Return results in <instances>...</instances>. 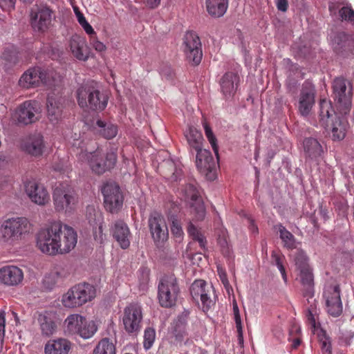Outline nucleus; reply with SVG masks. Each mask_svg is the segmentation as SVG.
I'll use <instances>...</instances> for the list:
<instances>
[{"instance_id": "39448f33", "label": "nucleus", "mask_w": 354, "mask_h": 354, "mask_svg": "<svg viewBox=\"0 0 354 354\" xmlns=\"http://www.w3.org/2000/svg\"><path fill=\"white\" fill-rule=\"evenodd\" d=\"M77 98L82 108L89 107L97 111L104 110L108 104V95L88 86H81L77 91Z\"/></svg>"}, {"instance_id": "423d86ee", "label": "nucleus", "mask_w": 354, "mask_h": 354, "mask_svg": "<svg viewBox=\"0 0 354 354\" xmlns=\"http://www.w3.org/2000/svg\"><path fill=\"white\" fill-rule=\"evenodd\" d=\"M36 246L46 255H58L56 222L39 230L36 235Z\"/></svg>"}, {"instance_id": "f03ea898", "label": "nucleus", "mask_w": 354, "mask_h": 354, "mask_svg": "<svg viewBox=\"0 0 354 354\" xmlns=\"http://www.w3.org/2000/svg\"><path fill=\"white\" fill-rule=\"evenodd\" d=\"M30 230V223L26 218H8L0 225V241L6 245H13Z\"/></svg>"}, {"instance_id": "58836bf2", "label": "nucleus", "mask_w": 354, "mask_h": 354, "mask_svg": "<svg viewBox=\"0 0 354 354\" xmlns=\"http://www.w3.org/2000/svg\"><path fill=\"white\" fill-rule=\"evenodd\" d=\"M319 106V124L324 128H326L328 126L330 118L333 117V107L330 102L326 100L320 101Z\"/></svg>"}, {"instance_id": "6e6552de", "label": "nucleus", "mask_w": 354, "mask_h": 354, "mask_svg": "<svg viewBox=\"0 0 354 354\" xmlns=\"http://www.w3.org/2000/svg\"><path fill=\"white\" fill-rule=\"evenodd\" d=\"M335 100L338 105L337 109L340 114L347 115L351 108L353 86L351 84L342 77L334 80L333 84Z\"/></svg>"}, {"instance_id": "052dcab7", "label": "nucleus", "mask_w": 354, "mask_h": 354, "mask_svg": "<svg viewBox=\"0 0 354 354\" xmlns=\"http://www.w3.org/2000/svg\"><path fill=\"white\" fill-rule=\"evenodd\" d=\"M90 44L92 47L97 52L102 53L106 50V46L101 41L97 39L96 34L90 36Z\"/></svg>"}, {"instance_id": "c85d7f7f", "label": "nucleus", "mask_w": 354, "mask_h": 354, "mask_svg": "<svg viewBox=\"0 0 354 354\" xmlns=\"http://www.w3.org/2000/svg\"><path fill=\"white\" fill-rule=\"evenodd\" d=\"M71 343L66 339H50L44 346L45 354H68L71 349Z\"/></svg>"}, {"instance_id": "1a4fd4ad", "label": "nucleus", "mask_w": 354, "mask_h": 354, "mask_svg": "<svg viewBox=\"0 0 354 354\" xmlns=\"http://www.w3.org/2000/svg\"><path fill=\"white\" fill-rule=\"evenodd\" d=\"M55 17L54 12L46 5H36L32 8L30 14L32 28L39 32H46L51 27Z\"/></svg>"}, {"instance_id": "13d9d810", "label": "nucleus", "mask_w": 354, "mask_h": 354, "mask_svg": "<svg viewBox=\"0 0 354 354\" xmlns=\"http://www.w3.org/2000/svg\"><path fill=\"white\" fill-rule=\"evenodd\" d=\"M233 314H234V318L236 324V327L237 329V331L239 333V337L242 336V323H241V315L239 313V307L237 306V304L236 302L233 304Z\"/></svg>"}, {"instance_id": "5701e85b", "label": "nucleus", "mask_w": 354, "mask_h": 354, "mask_svg": "<svg viewBox=\"0 0 354 354\" xmlns=\"http://www.w3.org/2000/svg\"><path fill=\"white\" fill-rule=\"evenodd\" d=\"M70 50L74 57L79 61L88 59L91 51L84 37L78 35H73L69 41Z\"/></svg>"}, {"instance_id": "f8f14e48", "label": "nucleus", "mask_w": 354, "mask_h": 354, "mask_svg": "<svg viewBox=\"0 0 354 354\" xmlns=\"http://www.w3.org/2000/svg\"><path fill=\"white\" fill-rule=\"evenodd\" d=\"M142 310L138 304H130L123 311L122 322L125 331L129 334L138 333L141 328Z\"/></svg>"}, {"instance_id": "aec40b11", "label": "nucleus", "mask_w": 354, "mask_h": 354, "mask_svg": "<svg viewBox=\"0 0 354 354\" xmlns=\"http://www.w3.org/2000/svg\"><path fill=\"white\" fill-rule=\"evenodd\" d=\"M24 278L23 270L14 265H5L0 267V284L8 287L20 285Z\"/></svg>"}, {"instance_id": "2eb2a0df", "label": "nucleus", "mask_w": 354, "mask_h": 354, "mask_svg": "<svg viewBox=\"0 0 354 354\" xmlns=\"http://www.w3.org/2000/svg\"><path fill=\"white\" fill-rule=\"evenodd\" d=\"M181 192L185 200L190 203V212L194 220H203L205 216V208L195 185L189 183L181 189Z\"/></svg>"}, {"instance_id": "a18cd8bd", "label": "nucleus", "mask_w": 354, "mask_h": 354, "mask_svg": "<svg viewBox=\"0 0 354 354\" xmlns=\"http://www.w3.org/2000/svg\"><path fill=\"white\" fill-rule=\"evenodd\" d=\"M218 243L220 245L222 252L225 256L230 257V250L228 245L227 232L225 229H221L218 235Z\"/></svg>"}, {"instance_id": "49530a36", "label": "nucleus", "mask_w": 354, "mask_h": 354, "mask_svg": "<svg viewBox=\"0 0 354 354\" xmlns=\"http://www.w3.org/2000/svg\"><path fill=\"white\" fill-rule=\"evenodd\" d=\"M203 128H204V130H205V136H206L208 141L209 142V143H210V145H211V146L212 147V149H213L215 155L218 158V145H217L216 138L214 135V133H213V132L212 131V129L210 128V127L208 125V124L206 122H204L203 123Z\"/></svg>"}, {"instance_id": "c03bdc74", "label": "nucleus", "mask_w": 354, "mask_h": 354, "mask_svg": "<svg viewBox=\"0 0 354 354\" xmlns=\"http://www.w3.org/2000/svg\"><path fill=\"white\" fill-rule=\"evenodd\" d=\"M189 235L195 241H197L201 248L205 249L206 239L203 234L192 223H189L187 228Z\"/></svg>"}, {"instance_id": "de8ad7c7", "label": "nucleus", "mask_w": 354, "mask_h": 354, "mask_svg": "<svg viewBox=\"0 0 354 354\" xmlns=\"http://www.w3.org/2000/svg\"><path fill=\"white\" fill-rule=\"evenodd\" d=\"M95 223L97 228L93 232V236L95 241L102 243L105 239V235L102 232V217L101 214H95Z\"/></svg>"}, {"instance_id": "6e6d98bb", "label": "nucleus", "mask_w": 354, "mask_h": 354, "mask_svg": "<svg viewBox=\"0 0 354 354\" xmlns=\"http://www.w3.org/2000/svg\"><path fill=\"white\" fill-rule=\"evenodd\" d=\"M173 333L176 341L182 342L187 335L185 324L183 322L176 323L174 326Z\"/></svg>"}, {"instance_id": "680f3d73", "label": "nucleus", "mask_w": 354, "mask_h": 354, "mask_svg": "<svg viewBox=\"0 0 354 354\" xmlns=\"http://www.w3.org/2000/svg\"><path fill=\"white\" fill-rule=\"evenodd\" d=\"M272 259L273 261L274 262V264L278 268L279 270H283L284 268L283 266V261L285 260V257L280 254L279 252H273L272 253Z\"/></svg>"}, {"instance_id": "393cba45", "label": "nucleus", "mask_w": 354, "mask_h": 354, "mask_svg": "<svg viewBox=\"0 0 354 354\" xmlns=\"http://www.w3.org/2000/svg\"><path fill=\"white\" fill-rule=\"evenodd\" d=\"M113 238L122 249L130 245L131 232L127 225L122 221H117L111 229Z\"/></svg>"}, {"instance_id": "c9c22d12", "label": "nucleus", "mask_w": 354, "mask_h": 354, "mask_svg": "<svg viewBox=\"0 0 354 354\" xmlns=\"http://www.w3.org/2000/svg\"><path fill=\"white\" fill-rule=\"evenodd\" d=\"M185 137L191 149H194L196 152L203 149L202 148L203 137L201 132L197 129L189 127L188 130L185 132Z\"/></svg>"}, {"instance_id": "774afa93", "label": "nucleus", "mask_w": 354, "mask_h": 354, "mask_svg": "<svg viewBox=\"0 0 354 354\" xmlns=\"http://www.w3.org/2000/svg\"><path fill=\"white\" fill-rule=\"evenodd\" d=\"M277 7L279 10H281L282 12L286 11L288 8L287 0H277Z\"/></svg>"}, {"instance_id": "9b49d317", "label": "nucleus", "mask_w": 354, "mask_h": 354, "mask_svg": "<svg viewBox=\"0 0 354 354\" xmlns=\"http://www.w3.org/2000/svg\"><path fill=\"white\" fill-rule=\"evenodd\" d=\"M104 207L111 213L117 212L122 206L123 196L119 185L115 182L108 181L101 188Z\"/></svg>"}, {"instance_id": "0eeeda50", "label": "nucleus", "mask_w": 354, "mask_h": 354, "mask_svg": "<svg viewBox=\"0 0 354 354\" xmlns=\"http://www.w3.org/2000/svg\"><path fill=\"white\" fill-rule=\"evenodd\" d=\"M180 288L176 278L173 276L162 277L158 287V299L163 308H171L175 305Z\"/></svg>"}, {"instance_id": "ea45409f", "label": "nucleus", "mask_w": 354, "mask_h": 354, "mask_svg": "<svg viewBox=\"0 0 354 354\" xmlns=\"http://www.w3.org/2000/svg\"><path fill=\"white\" fill-rule=\"evenodd\" d=\"M319 313V309L317 308V302L314 300L313 303L308 308L306 314L308 324L313 330H317L319 325L318 322Z\"/></svg>"}, {"instance_id": "603ef678", "label": "nucleus", "mask_w": 354, "mask_h": 354, "mask_svg": "<svg viewBox=\"0 0 354 354\" xmlns=\"http://www.w3.org/2000/svg\"><path fill=\"white\" fill-rule=\"evenodd\" d=\"M346 37V35L344 32L333 33L329 35V40L333 47L335 49H337L339 46L342 47L344 46Z\"/></svg>"}, {"instance_id": "7c9ffc66", "label": "nucleus", "mask_w": 354, "mask_h": 354, "mask_svg": "<svg viewBox=\"0 0 354 354\" xmlns=\"http://www.w3.org/2000/svg\"><path fill=\"white\" fill-rule=\"evenodd\" d=\"M342 115H344L341 114ZM331 133L334 140H341L345 138L348 122L344 116H339L337 113H334V118L331 120Z\"/></svg>"}, {"instance_id": "8fccbe9b", "label": "nucleus", "mask_w": 354, "mask_h": 354, "mask_svg": "<svg viewBox=\"0 0 354 354\" xmlns=\"http://www.w3.org/2000/svg\"><path fill=\"white\" fill-rule=\"evenodd\" d=\"M295 266L299 271L310 268L308 263L306 254L301 250L297 252L295 259Z\"/></svg>"}, {"instance_id": "20e7f679", "label": "nucleus", "mask_w": 354, "mask_h": 354, "mask_svg": "<svg viewBox=\"0 0 354 354\" xmlns=\"http://www.w3.org/2000/svg\"><path fill=\"white\" fill-rule=\"evenodd\" d=\"M54 208L59 213L71 214L76 207L77 199L68 182L57 183L53 191Z\"/></svg>"}, {"instance_id": "c756f323", "label": "nucleus", "mask_w": 354, "mask_h": 354, "mask_svg": "<svg viewBox=\"0 0 354 354\" xmlns=\"http://www.w3.org/2000/svg\"><path fill=\"white\" fill-rule=\"evenodd\" d=\"M44 137L40 133L32 135L23 147L24 150L33 156H39L44 152Z\"/></svg>"}, {"instance_id": "a19ab883", "label": "nucleus", "mask_w": 354, "mask_h": 354, "mask_svg": "<svg viewBox=\"0 0 354 354\" xmlns=\"http://www.w3.org/2000/svg\"><path fill=\"white\" fill-rule=\"evenodd\" d=\"M83 322L77 335L84 339L91 338L97 330V324L93 320L88 321L85 317Z\"/></svg>"}, {"instance_id": "bf43d9fd", "label": "nucleus", "mask_w": 354, "mask_h": 354, "mask_svg": "<svg viewBox=\"0 0 354 354\" xmlns=\"http://www.w3.org/2000/svg\"><path fill=\"white\" fill-rule=\"evenodd\" d=\"M171 231L174 236L180 239L183 235V231L180 222L175 218H172Z\"/></svg>"}, {"instance_id": "6ab92c4d", "label": "nucleus", "mask_w": 354, "mask_h": 354, "mask_svg": "<svg viewBox=\"0 0 354 354\" xmlns=\"http://www.w3.org/2000/svg\"><path fill=\"white\" fill-rule=\"evenodd\" d=\"M149 227L156 243H163L167 239L168 229L164 216L158 212H153L149 218Z\"/></svg>"}, {"instance_id": "338daca9", "label": "nucleus", "mask_w": 354, "mask_h": 354, "mask_svg": "<svg viewBox=\"0 0 354 354\" xmlns=\"http://www.w3.org/2000/svg\"><path fill=\"white\" fill-rule=\"evenodd\" d=\"M15 0H0V7L3 10H10L15 6Z\"/></svg>"}, {"instance_id": "37998d69", "label": "nucleus", "mask_w": 354, "mask_h": 354, "mask_svg": "<svg viewBox=\"0 0 354 354\" xmlns=\"http://www.w3.org/2000/svg\"><path fill=\"white\" fill-rule=\"evenodd\" d=\"M73 10L77 17L78 23L82 27L86 33L89 36L95 35V32L94 29L87 21L84 15L80 11L79 8L77 7H74Z\"/></svg>"}, {"instance_id": "f3484780", "label": "nucleus", "mask_w": 354, "mask_h": 354, "mask_svg": "<svg viewBox=\"0 0 354 354\" xmlns=\"http://www.w3.org/2000/svg\"><path fill=\"white\" fill-rule=\"evenodd\" d=\"M184 53L187 59L194 65L200 64L203 53L198 36L194 32H187L184 37Z\"/></svg>"}, {"instance_id": "ddd939ff", "label": "nucleus", "mask_w": 354, "mask_h": 354, "mask_svg": "<svg viewBox=\"0 0 354 354\" xmlns=\"http://www.w3.org/2000/svg\"><path fill=\"white\" fill-rule=\"evenodd\" d=\"M41 112V103L37 100H26L16 109L15 118L20 124L25 125L37 121Z\"/></svg>"}, {"instance_id": "79ce46f5", "label": "nucleus", "mask_w": 354, "mask_h": 354, "mask_svg": "<svg viewBox=\"0 0 354 354\" xmlns=\"http://www.w3.org/2000/svg\"><path fill=\"white\" fill-rule=\"evenodd\" d=\"M93 354H116L115 345L109 339H102L96 346Z\"/></svg>"}, {"instance_id": "f257e3e1", "label": "nucleus", "mask_w": 354, "mask_h": 354, "mask_svg": "<svg viewBox=\"0 0 354 354\" xmlns=\"http://www.w3.org/2000/svg\"><path fill=\"white\" fill-rule=\"evenodd\" d=\"M77 157L80 161L87 163L92 171L97 174H102L110 170L115 166L117 160L115 153L111 151L104 156L99 148L93 152L82 149Z\"/></svg>"}, {"instance_id": "412c9836", "label": "nucleus", "mask_w": 354, "mask_h": 354, "mask_svg": "<svg viewBox=\"0 0 354 354\" xmlns=\"http://www.w3.org/2000/svg\"><path fill=\"white\" fill-rule=\"evenodd\" d=\"M315 95L314 86L309 82H305L299 100V111L302 115L307 116L310 113L315 104Z\"/></svg>"}, {"instance_id": "f704fd0d", "label": "nucleus", "mask_w": 354, "mask_h": 354, "mask_svg": "<svg viewBox=\"0 0 354 354\" xmlns=\"http://www.w3.org/2000/svg\"><path fill=\"white\" fill-rule=\"evenodd\" d=\"M84 321V317L80 314L69 315L64 322L65 332L70 335H77Z\"/></svg>"}, {"instance_id": "cd10ccee", "label": "nucleus", "mask_w": 354, "mask_h": 354, "mask_svg": "<svg viewBox=\"0 0 354 354\" xmlns=\"http://www.w3.org/2000/svg\"><path fill=\"white\" fill-rule=\"evenodd\" d=\"M239 77L233 72L226 73L221 79V91L226 98L232 97L238 87Z\"/></svg>"}, {"instance_id": "4c0bfd02", "label": "nucleus", "mask_w": 354, "mask_h": 354, "mask_svg": "<svg viewBox=\"0 0 354 354\" xmlns=\"http://www.w3.org/2000/svg\"><path fill=\"white\" fill-rule=\"evenodd\" d=\"M275 229L279 233L280 239L282 241L283 245L288 250H292L297 248V242L294 235L289 232L281 224H278L275 226Z\"/></svg>"}, {"instance_id": "4468645a", "label": "nucleus", "mask_w": 354, "mask_h": 354, "mask_svg": "<svg viewBox=\"0 0 354 354\" xmlns=\"http://www.w3.org/2000/svg\"><path fill=\"white\" fill-rule=\"evenodd\" d=\"M323 297L326 309L328 314L338 317L342 313V303L340 298V289L337 284L325 285Z\"/></svg>"}, {"instance_id": "a211bd4d", "label": "nucleus", "mask_w": 354, "mask_h": 354, "mask_svg": "<svg viewBox=\"0 0 354 354\" xmlns=\"http://www.w3.org/2000/svg\"><path fill=\"white\" fill-rule=\"evenodd\" d=\"M25 191L30 200L35 204L44 206L50 202V194L46 186L36 180H29L25 184Z\"/></svg>"}, {"instance_id": "4be33fe9", "label": "nucleus", "mask_w": 354, "mask_h": 354, "mask_svg": "<svg viewBox=\"0 0 354 354\" xmlns=\"http://www.w3.org/2000/svg\"><path fill=\"white\" fill-rule=\"evenodd\" d=\"M196 165L198 171L212 178L214 175L212 171L216 169V161L211 152L207 149H202L196 152Z\"/></svg>"}, {"instance_id": "5fc2aeb1", "label": "nucleus", "mask_w": 354, "mask_h": 354, "mask_svg": "<svg viewBox=\"0 0 354 354\" xmlns=\"http://www.w3.org/2000/svg\"><path fill=\"white\" fill-rule=\"evenodd\" d=\"M301 333V329L299 326L295 325L293 326L290 330V337L288 340L292 342V347L293 348H297L301 344V339L299 334Z\"/></svg>"}, {"instance_id": "b1692460", "label": "nucleus", "mask_w": 354, "mask_h": 354, "mask_svg": "<svg viewBox=\"0 0 354 354\" xmlns=\"http://www.w3.org/2000/svg\"><path fill=\"white\" fill-rule=\"evenodd\" d=\"M206 286L207 283L204 280H196L190 288L193 299L198 301L200 299L203 311H207L212 304V301L205 290Z\"/></svg>"}, {"instance_id": "2f4dec72", "label": "nucleus", "mask_w": 354, "mask_h": 354, "mask_svg": "<svg viewBox=\"0 0 354 354\" xmlns=\"http://www.w3.org/2000/svg\"><path fill=\"white\" fill-rule=\"evenodd\" d=\"M299 277L303 286V295L312 299L314 295V277L311 268L299 271Z\"/></svg>"}, {"instance_id": "e433bc0d", "label": "nucleus", "mask_w": 354, "mask_h": 354, "mask_svg": "<svg viewBox=\"0 0 354 354\" xmlns=\"http://www.w3.org/2000/svg\"><path fill=\"white\" fill-rule=\"evenodd\" d=\"M95 129L97 133L108 140L113 138L118 133V127L116 125L101 120H97Z\"/></svg>"}, {"instance_id": "9d476101", "label": "nucleus", "mask_w": 354, "mask_h": 354, "mask_svg": "<svg viewBox=\"0 0 354 354\" xmlns=\"http://www.w3.org/2000/svg\"><path fill=\"white\" fill-rule=\"evenodd\" d=\"M58 255L71 252L77 243V233L71 226L60 221L56 222Z\"/></svg>"}, {"instance_id": "864d4df0", "label": "nucleus", "mask_w": 354, "mask_h": 354, "mask_svg": "<svg viewBox=\"0 0 354 354\" xmlns=\"http://www.w3.org/2000/svg\"><path fill=\"white\" fill-rule=\"evenodd\" d=\"M156 339V331L152 328H147L144 333V342L143 345L145 349H149Z\"/></svg>"}, {"instance_id": "69168bd1", "label": "nucleus", "mask_w": 354, "mask_h": 354, "mask_svg": "<svg viewBox=\"0 0 354 354\" xmlns=\"http://www.w3.org/2000/svg\"><path fill=\"white\" fill-rule=\"evenodd\" d=\"M183 176V170L180 165L176 166L175 171L171 176L172 181H178L181 180Z\"/></svg>"}, {"instance_id": "bb28decb", "label": "nucleus", "mask_w": 354, "mask_h": 354, "mask_svg": "<svg viewBox=\"0 0 354 354\" xmlns=\"http://www.w3.org/2000/svg\"><path fill=\"white\" fill-rule=\"evenodd\" d=\"M55 319V313L53 311H44L38 315L37 322L44 336L49 337L56 331Z\"/></svg>"}, {"instance_id": "e2e57ef3", "label": "nucleus", "mask_w": 354, "mask_h": 354, "mask_svg": "<svg viewBox=\"0 0 354 354\" xmlns=\"http://www.w3.org/2000/svg\"><path fill=\"white\" fill-rule=\"evenodd\" d=\"M217 272H218V274L219 276V278H220L221 282L224 285L225 288L227 290H228L229 288L230 287V285L229 281L227 279V274H226L225 269L223 268H222L221 266H217Z\"/></svg>"}, {"instance_id": "3c124183", "label": "nucleus", "mask_w": 354, "mask_h": 354, "mask_svg": "<svg viewBox=\"0 0 354 354\" xmlns=\"http://www.w3.org/2000/svg\"><path fill=\"white\" fill-rule=\"evenodd\" d=\"M339 15L342 20L354 23V10L350 4L346 3L339 10Z\"/></svg>"}, {"instance_id": "0e129e2a", "label": "nucleus", "mask_w": 354, "mask_h": 354, "mask_svg": "<svg viewBox=\"0 0 354 354\" xmlns=\"http://www.w3.org/2000/svg\"><path fill=\"white\" fill-rule=\"evenodd\" d=\"M6 312H0V342L3 343L6 332Z\"/></svg>"}, {"instance_id": "7ed1b4c3", "label": "nucleus", "mask_w": 354, "mask_h": 354, "mask_svg": "<svg viewBox=\"0 0 354 354\" xmlns=\"http://www.w3.org/2000/svg\"><path fill=\"white\" fill-rule=\"evenodd\" d=\"M95 288L87 283H80L70 288L62 296L61 302L66 308H77L93 300Z\"/></svg>"}, {"instance_id": "09e8293b", "label": "nucleus", "mask_w": 354, "mask_h": 354, "mask_svg": "<svg viewBox=\"0 0 354 354\" xmlns=\"http://www.w3.org/2000/svg\"><path fill=\"white\" fill-rule=\"evenodd\" d=\"M3 59L10 63H15L18 58V52L13 45H8L2 54Z\"/></svg>"}, {"instance_id": "4d7b16f0", "label": "nucleus", "mask_w": 354, "mask_h": 354, "mask_svg": "<svg viewBox=\"0 0 354 354\" xmlns=\"http://www.w3.org/2000/svg\"><path fill=\"white\" fill-rule=\"evenodd\" d=\"M322 334L319 335V339L321 344L323 354H331V344L328 337L326 336L325 332L321 331Z\"/></svg>"}, {"instance_id": "473e14b6", "label": "nucleus", "mask_w": 354, "mask_h": 354, "mask_svg": "<svg viewBox=\"0 0 354 354\" xmlns=\"http://www.w3.org/2000/svg\"><path fill=\"white\" fill-rule=\"evenodd\" d=\"M208 14L216 18L223 17L228 8V0H205Z\"/></svg>"}, {"instance_id": "a878e982", "label": "nucleus", "mask_w": 354, "mask_h": 354, "mask_svg": "<svg viewBox=\"0 0 354 354\" xmlns=\"http://www.w3.org/2000/svg\"><path fill=\"white\" fill-rule=\"evenodd\" d=\"M62 99L48 95L47 98L48 118L53 124H58L62 119Z\"/></svg>"}, {"instance_id": "72a5a7b5", "label": "nucleus", "mask_w": 354, "mask_h": 354, "mask_svg": "<svg viewBox=\"0 0 354 354\" xmlns=\"http://www.w3.org/2000/svg\"><path fill=\"white\" fill-rule=\"evenodd\" d=\"M304 151L306 156L310 158L317 160L323 153V149L317 140L313 138H308L303 142Z\"/></svg>"}, {"instance_id": "dca6fc26", "label": "nucleus", "mask_w": 354, "mask_h": 354, "mask_svg": "<svg viewBox=\"0 0 354 354\" xmlns=\"http://www.w3.org/2000/svg\"><path fill=\"white\" fill-rule=\"evenodd\" d=\"M49 83L48 73L39 66L31 68L24 72L19 81V85L26 88L48 85Z\"/></svg>"}]
</instances>
